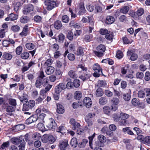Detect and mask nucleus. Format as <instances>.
<instances>
[{
    "label": "nucleus",
    "instance_id": "09e8293b",
    "mask_svg": "<svg viewBox=\"0 0 150 150\" xmlns=\"http://www.w3.org/2000/svg\"><path fill=\"white\" fill-rule=\"evenodd\" d=\"M96 134L94 133L92 136H89L88 137L89 140V145L91 148L93 149L92 146V142L93 138L94 137Z\"/></svg>",
    "mask_w": 150,
    "mask_h": 150
},
{
    "label": "nucleus",
    "instance_id": "c756f323",
    "mask_svg": "<svg viewBox=\"0 0 150 150\" xmlns=\"http://www.w3.org/2000/svg\"><path fill=\"white\" fill-rule=\"evenodd\" d=\"M30 19L26 16H23L21 17L20 19V22L22 23H26L29 21Z\"/></svg>",
    "mask_w": 150,
    "mask_h": 150
},
{
    "label": "nucleus",
    "instance_id": "e2e57ef3",
    "mask_svg": "<svg viewBox=\"0 0 150 150\" xmlns=\"http://www.w3.org/2000/svg\"><path fill=\"white\" fill-rule=\"evenodd\" d=\"M110 107L107 106H105L103 109V112L106 114H108L110 112Z\"/></svg>",
    "mask_w": 150,
    "mask_h": 150
},
{
    "label": "nucleus",
    "instance_id": "cd10ccee",
    "mask_svg": "<svg viewBox=\"0 0 150 150\" xmlns=\"http://www.w3.org/2000/svg\"><path fill=\"white\" fill-rule=\"evenodd\" d=\"M108 102V99L106 97H102L100 98L99 99V104L102 105L106 104Z\"/></svg>",
    "mask_w": 150,
    "mask_h": 150
},
{
    "label": "nucleus",
    "instance_id": "dca6fc26",
    "mask_svg": "<svg viewBox=\"0 0 150 150\" xmlns=\"http://www.w3.org/2000/svg\"><path fill=\"white\" fill-rule=\"evenodd\" d=\"M37 119L38 117L37 116L33 115L30 116L26 120L25 123L27 125H29L37 121Z\"/></svg>",
    "mask_w": 150,
    "mask_h": 150
},
{
    "label": "nucleus",
    "instance_id": "13d9d810",
    "mask_svg": "<svg viewBox=\"0 0 150 150\" xmlns=\"http://www.w3.org/2000/svg\"><path fill=\"white\" fill-rule=\"evenodd\" d=\"M58 42L62 43L63 42L65 39L64 35L62 33L60 34L58 36Z\"/></svg>",
    "mask_w": 150,
    "mask_h": 150
},
{
    "label": "nucleus",
    "instance_id": "72a5a7b5",
    "mask_svg": "<svg viewBox=\"0 0 150 150\" xmlns=\"http://www.w3.org/2000/svg\"><path fill=\"white\" fill-rule=\"evenodd\" d=\"M25 47L28 50H31L34 49L35 46L33 43L29 42L25 44Z\"/></svg>",
    "mask_w": 150,
    "mask_h": 150
},
{
    "label": "nucleus",
    "instance_id": "39448f33",
    "mask_svg": "<svg viewBox=\"0 0 150 150\" xmlns=\"http://www.w3.org/2000/svg\"><path fill=\"white\" fill-rule=\"evenodd\" d=\"M93 69L95 71L93 74L94 77H98L102 74V69L98 64H94L93 66Z\"/></svg>",
    "mask_w": 150,
    "mask_h": 150
},
{
    "label": "nucleus",
    "instance_id": "49530a36",
    "mask_svg": "<svg viewBox=\"0 0 150 150\" xmlns=\"http://www.w3.org/2000/svg\"><path fill=\"white\" fill-rule=\"evenodd\" d=\"M15 129L17 131H20L24 129L25 128V126L23 124H19L15 126Z\"/></svg>",
    "mask_w": 150,
    "mask_h": 150
},
{
    "label": "nucleus",
    "instance_id": "9b49d317",
    "mask_svg": "<svg viewBox=\"0 0 150 150\" xmlns=\"http://www.w3.org/2000/svg\"><path fill=\"white\" fill-rule=\"evenodd\" d=\"M78 7V14L79 15H83L86 12V10L85 9L84 3L81 2L79 4Z\"/></svg>",
    "mask_w": 150,
    "mask_h": 150
},
{
    "label": "nucleus",
    "instance_id": "6e6d98bb",
    "mask_svg": "<svg viewBox=\"0 0 150 150\" xmlns=\"http://www.w3.org/2000/svg\"><path fill=\"white\" fill-rule=\"evenodd\" d=\"M11 29L14 32H17L19 30L20 27L18 25H14L12 26Z\"/></svg>",
    "mask_w": 150,
    "mask_h": 150
},
{
    "label": "nucleus",
    "instance_id": "c85d7f7f",
    "mask_svg": "<svg viewBox=\"0 0 150 150\" xmlns=\"http://www.w3.org/2000/svg\"><path fill=\"white\" fill-rule=\"evenodd\" d=\"M129 127H126L122 129V131L125 133H127V134L131 135H133L134 134L133 132L129 129Z\"/></svg>",
    "mask_w": 150,
    "mask_h": 150
},
{
    "label": "nucleus",
    "instance_id": "393cba45",
    "mask_svg": "<svg viewBox=\"0 0 150 150\" xmlns=\"http://www.w3.org/2000/svg\"><path fill=\"white\" fill-rule=\"evenodd\" d=\"M54 68L53 67H48L46 68L45 72L47 74L50 75L54 72Z\"/></svg>",
    "mask_w": 150,
    "mask_h": 150
},
{
    "label": "nucleus",
    "instance_id": "2eb2a0df",
    "mask_svg": "<svg viewBox=\"0 0 150 150\" xmlns=\"http://www.w3.org/2000/svg\"><path fill=\"white\" fill-rule=\"evenodd\" d=\"M69 145L68 142L65 140L60 141L59 144V147L61 150H65Z\"/></svg>",
    "mask_w": 150,
    "mask_h": 150
},
{
    "label": "nucleus",
    "instance_id": "79ce46f5",
    "mask_svg": "<svg viewBox=\"0 0 150 150\" xmlns=\"http://www.w3.org/2000/svg\"><path fill=\"white\" fill-rule=\"evenodd\" d=\"M129 7L127 6L122 7L120 9V12L124 14H126L129 10Z\"/></svg>",
    "mask_w": 150,
    "mask_h": 150
},
{
    "label": "nucleus",
    "instance_id": "6e6552de",
    "mask_svg": "<svg viewBox=\"0 0 150 150\" xmlns=\"http://www.w3.org/2000/svg\"><path fill=\"white\" fill-rule=\"evenodd\" d=\"M99 141L96 142V144H98L100 146L103 147L104 146V143L106 141V138L103 135L100 134L98 137Z\"/></svg>",
    "mask_w": 150,
    "mask_h": 150
},
{
    "label": "nucleus",
    "instance_id": "7ed1b4c3",
    "mask_svg": "<svg viewBox=\"0 0 150 150\" xmlns=\"http://www.w3.org/2000/svg\"><path fill=\"white\" fill-rule=\"evenodd\" d=\"M35 105V101L33 100H30L27 103L23 105L22 110L24 111H30L34 107Z\"/></svg>",
    "mask_w": 150,
    "mask_h": 150
},
{
    "label": "nucleus",
    "instance_id": "f3484780",
    "mask_svg": "<svg viewBox=\"0 0 150 150\" xmlns=\"http://www.w3.org/2000/svg\"><path fill=\"white\" fill-rule=\"evenodd\" d=\"M34 7L31 4H29L24 8L23 10V13L24 14L27 15L31 11H33Z\"/></svg>",
    "mask_w": 150,
    "mask_h": 150
},
{
    "label": "nucleus",
    "instance_id": "0e129e2a",
    "mask_svg": "<svg viewBox=\"0 0 150 150\" xmlns=\"http://www.w3.org/2000/svg\"><path fill=\"white\" fill-rule=\"evenodd\" d=\"M106 84H107L105 81L101 80L98 81V86L100 87H103L105 86Z\"/></svg>",
    "mask_w": 150,
    "mask_h": 150
},
{
    "label": "nucleus",
    "instance_id": "c03bdc74",
    "mask_svg": "<svg viewBox=\"0 0 150 150\" xmlns=\"http://www.w3.org/2000/svg\"><path fill=\"white\" fill-rule=\"evenodd\" d=\"M145 93L144 89L143 90L139 91L138 93V97L141 98H144L146 96Z\"/></svg>",
    "mask_w": 150,
    "mask_h": 150
},
{
    "label": "nucleus",
    "instance_id": "ddd939ff",
    "mask_svg": "<svg viewBox=\"0 0 150 150\" xmlns=\"http://www.w3.org/2000/svg\"><path fill=\"white\" fill-rule=\"evenodd\" d=\"M83 73L82 75L79 76V78L83 81L87 80L91 76V74L89 72H83Z\"/></svg>",
    "mask_w": 150,
    "mask_h": 150
},
{
    "label": "nucleus",
    "instance_id": "f03ea898",
    "mask_svg": "<svg viewBox=\"0 0 150 150\" xmlns=\"http://www.w3.org/2000/svg\"><path fill=\"white\" fill-rule=\"evenodd\" d=\"M11 141L13 144L18 146V150H25V143L23 138L22 137L13 138L11 139Z\"/></svg>",
    "mask_w": 150,
    "mask_h": 150
},
{
    "label": "nucleus",
    "instance_id": "2f4dec72",
    "mask_svg": "<svg viewBox=\"0 0 150 150\" xmlns=\"http://www.w3.org/2000/svg\"><path fill=\"white\" fill-rule=\"evenodd\" d=\"M54 28L57 29H60L62 27V24L61 21H55L54 24Z\"/></svg>",
    "mask_w": 150,
    "mask_h": 150
},
{
    "label": "nucleus",
    "instance_id": "c9c22d12",
    "mask_svg": "<svg viewBox=\"0 0 150 150\" xmlns=\"http://www.w3.org/2000/svg\"><path fill=\"white\" fill-rule=\"evenodd\" d=\"M82 96V93L79 91H76L74 94V98L77 100H80Z\"/></svg>",
    "mask_w": 150,
    "mask_h": 150
},
{
    "label": "nucleus",
    "instance_id": "774afa93",
    "mask_svg": "<svg viewBox=\"0 0 150 150\" xmlns=\"http://www.w3.org/2000/svg\"><path fill=\"white\" fill-rule=\"evenodd\" d=\"M47 92L43 89H41L40 92V96L45 98L46 96Z\"/></svg>",
    "mask_w": 150,
    "mask_h": 150
},
{
    "label": "nucleus",
    "instance_id": "423d86ee",
    "mask_svg": "<svg viewBox=\"0 0 150 150\" xmlns=\"http://www.w3.org/2000/svg\"><path fill=\"white\" fill-rule=\"evenodd\" d=\"M47 10L50 11L57 6L56 2L50 0H46L45 2Z\"/></svg>",
    "mask_w": 150,
    "mask_h": 150
},
{
    "label": "nucleus",
    "instance_id": "052dcab7",
    "mask_svg": "<svg viewBox=\"0 0 150 150\" xmlns=\"http://www.w3.org/2000/svg\"><path fill=\"white\" fill-rule=\"evenodd\" d=\"M62 21L64 23H68L69 21V17L67 15H64L62 16Z\"/></svg>",
    "mask_w": 150,
    "mask_h": 150
},
{
    "label": "nucleus",
    "instance_id": "b1692460",
    "mask_svg": "<svg viewBox=\"0 0 150 150\" xmlns=\"http://www.w3.org/2000/svg\"><path fill=\"white\" fill-rule=\"evenodd\" d=\"M130 140L129 139L125 140L124 142L126 144V148L128 150H133V147L130 143Z\"/></svg>",
    "mask_w": 150,
    "mask_h": 150
},
{
    "label": "nucleus",
    "instance_id": "f704fd0d",
    "mask_svg": "<svg viewBox=\"0 0 150 150\" xmlns=\"http://www.w3.org/2000/svg\"><path fill=\"white\" fill-rule=\"evenodd\" d=\"M41 137V134L37 132L33 133L32 135V138L35 140L40 139Z\"/></svg>",
    "mask_w": 150,
    "mask_h": 150
},
{
    "label": "nucleus",
    "instance_id": "473e14b6",
    "mask_svg": "<svg viewBox=\"0 0 150 150\" xmlns=\"http://www.w3.org/2000/svg\"><path fill=\"white\" fill-rule=\"evenodd\" d=\"M2 57L4 59L9 60L12 58V56L11 54L6 52L4 53Z\"/></svg>",
    "mask_w": 150,
    "mask_h": 150
},
{
    "label": "nucleus",
    "instance_id": "603ef678",
    "mask_svg": "<svg viewBox=\"0 0 150 150\" xmlns=\"http://www.w3.org/2000/svg\"><path fill=\"white\" fill-rule=\"evenodd\" d=\"M76 53L77 55L83 54V48L81 47H79L77 50Z\"/></svg>",
    "mask_w": 150,
    "mask_h": 150
},
{
    "label": "nucleus",
    "instance_id": "4be33fe9",
    "mask_svg": "<svg viewBox=\"0 0 150 150\" xmlns=\"http://www.w3.org/2000/svg\"><path fill=\"white\" fill-rule=\"evenodd\" d=\"M115 18L112 16H108L106 17L105 21V23L108 24H110L114 22Z\"/></svg>",
    "mask_w": 150,
    "mask_h": 150
},
{
    "label": "nucleus",
    "instance_id": "4d7b16f0",
    "mask_svg": "<svg viewBox=\"0 0 150 150\" xmlns=\"http://www.w3.org/2000/svg\"><path fill=\"white\" fill-rule=\"evenodd\" d=\"M123 98L125 101H128L130 100L131 96L128 93H125L123 95Z\"/></svg>",
    "mask_w": 150,
    "mask_h": 150
},
{
    "label": "nucleus",
    "instance_id": "ea45409f",
    "mask_svg": "<svg viewBox=\"0 0 150 150\" xmlns=\"http://www.w3.org/2000/svg\"><path fill=\"white\" fill-rule=\"evenodd\" d=\"M9 104L12 106L16 107L17 105L16 100L12 98H9L8 100Z\"/></svg>",
    "mask_w": 150,
    "mask_h": 150
},
{
    "label": "nucleus",
    "instance_id": "9d476101",
    "mask_svg": "<svg viewBox=\"0 0 150 150\" xmlns=\"http://www.w3.org/2000/svg\"><path fill=\"white\" fill-rule=\"evenodd\" d=\"M66 88V86L64 83H59L55 88V92L59 94L62 90H64Z\"/></svg>",
    "mask_w": 150,
    "mask_h": 150
},
{
    "label": "nucleus",
    "instance_id": "412c9836",
    "mask_svg": "<svg viewBox=\"0 0 150 150\" xmlns=\"http://www.w3.org/2000/svg\"><path fill=\"white\" fill-rule=\"evenodd\" d=\"M57 112L58 113L63 114L64 112V109L63 105L59 103L57 104Z\"/></svg>",
    "mask_w": 150,
    "mask_h": 150
},
{
    "label": "nucleus",
    "instance_id": "bb28decb",
    "mask_svg": "<svg viewBox=\"0 0 150 150\" xmlns=\"http://www.w3.org/2000/svg\"><path fill=\"white\" fill-rule=\"evenodd\" d=\"M53 62L52 60L51 59H47L44 63L43 64V67L44 68H47L48 67H51Z\"/></svg>",
    "mask_w": 150,
    "mask_h": 150
},
{
    "label": "nucleus",
    "instance_id": "a211bd4d",
    "mask_svg": "<svg viewBox=\"0 0 150 150\" xmlns=\"http://www.w3.org/2000/svg\"><path fill=\"white\" fill-rule=\"evenodd\" d=\"M28 95L25 93H23L22 96H19L18 98L21 102L24 103H27L28 101Z\"/></svg>",
    "mask_w": 150,
    "mask_h": 150
},
{
    "label": "nucleus",
    "instance_id": "4c0bfd02",
    "mask_svg": "<svg viewBox=\"0 0 150 150\" xmlns=\"http://www.w3.org/2000/svg\"><path fill=\"white\" fill-rule=\"evenodd\" d=\"M46 116V115L44 113L40 114L38 117L37 121L38 122H43L44 118Z\"/></svg>",
    "mask_w": 150,
    "mask_h": 150
},
{
    "label": "nucleus",
    "instance_id": "f8f14e48",
    "mask_svg": "<svg viewBox=\"0 0 150 150\" xmlns=\"http://www.w3.org/2000/svg\"><path fill=\"white\" fill-rule=\"evenodd\" d=\"M144 11L142 8H140L137 11V12H133L130 13V14L132 17L134 18H137L138 17L141 16L144 13Z\"/></svg>",
    "mask_w": 150,
    "mask_h": 150
},
{
    "label": "nucleus",
    "instance_id": "37998d69",
    "mask_svg": "<svg viewBox=\"0 0 150 150\" xmlns=\"http://www.w3.org/2000/svg\"><path fill=\"white\" fill-rule=\"evenodd\" d=\"M113 33L112 32L109 31L108 33L105 35V38L108 40H111L113 38Z\"/></svg>",
    "mask_w": 150,
    "mask_h": 150
},
{
    "label": "nucleus",
    "instance_id": "a19ab883",
    "mask_svg": "<svg viewBox=\"0 0 150 150\" xmlns=\"http://www.w3.org/2000/svg\"><path fill=\"white\" fill-rule=\"evenodd\" d=\"M78 142L76 138H73L71 140V145L73 147H76L77 145Z\"/></svg>",
    "mask_w": 150,
    "mask_h": 150
},
{
    "label": "nucleus",
    "instance_id": "de8ad7c7",
    "mask_svg": "<svg viewBox=\"0 0 150 150\" xmlns=\"http://www.w3.org/2000/svg\"><path fill=\"white\" fill-rule=\"evenodd\" d=\"M77 68L78 70H80L81 69L83 72H87V71L88 70L87 68L85 67V66L83 65L82 64H80L78 65L77 66Z\"/></svg>",
    "mask_w": 150,
    "mask_h": 150
},
{
    "label": "nucleus",
    "instance_id": "e433bc0d",
    "mask_svg": "<svg viewBox=\"0 0 150 150\" xmlns=\"http://www.w3.org/2000/svg\"><path fill=\"white\" fill-rule=\"evenodd\" d=\"M69 76L72 79L76 78L77 76V74L76 73V72L74 70H70L68 72Z\"/></svg>",
    "mask_w": 150,
    "mask_h": 150
},
{
    "label": "nucleus",
    "instance_id": "69168bd1",
    "mask_svg": "<svg viewBox=\"0 0 150 150\" xmlns=\"http://www.w3.org/2000/svg\"><path fill=\"white\" fill-rule=\"evenodd\" d=\"M73 84L74 86L76 88L78 87L80 84V81L78 79H75L74 80V82L73 83Z\"/></svg>",
    "mask_w": 150,
    "mask_h": 150
},
{
    "label": "nucleus",
    "instance_id": "4468645a",
    "mask_svg": "<svg viewBox=\"0 0 150 150\" xmlns=\"http://www.w3.org/2000/svg\"><path fill=\"white\" fill-rule=\"evenodd\" d=\"M83 102L85 106L88 108L91 107L92 103L91 99L89 97H85L83 100Z\"/></svg>",
    "mask_w": 150,
    "mask_h": 150
},
{
    "label": "nucleus",
    "instance_id": "a878e982",
    "mask_svg": "<svg viewBox=\"0 0 150 150\" xmlns=\"http://www.w3.org/2000/svg\"><path fill=\"white\" fill-rule=\"evenodd\" d=\"M128 54L131 55L130 59L132 61H134L136 60L138 58V55L135 53H132L131 51H128L127 52Z\"/></svg>",
    "mask_w": 150,
    "mask_h": 150
},
{
    "label": "nucleus",
    "instance_id": "5701e85b",
    "mask_svg": "<svg viewBox=\"0 0 150 150\" xmlns=\"http://www.w3.org/2000/svg\"><path fill=\"white\" fill-rule=\"evenodd\" d=\"M104 94V91L102 88H99L96 91L95 94L97 97H100L102 96Z\"/></svg>",
    "mask_w": 150,
    "mask_h": 150
},
{
    "label": "nucleus",
    "instance_id": "864d4df0",
    "mask_svg": "<svg viewBox=\"0 0 150 150\" xmlns=\"http://www.w3.org/2000/svg\"><path fill=\"white\" fill-rule=\"evenodd\" d=\"M121 120H126L129 117V115L128 114L121 112L120 114Z\"/></svg>",
    "mask_w": 150,
    "mask_h": 150
},
{
    "label": "nucleus",
    "instance_id": "6ab92c4d",
    "mask_svg": "<svg viewBox=\"0 0 150 150\" xmlns=\"http://www.w3.org/2000/svg\"><path fill=\"white\" fill-rule=\"evenodd\" d=\"M88 22L90 23V26L89 27V33H91L92 30L94 28V22L93 21V18L92 17H88Z\"/></svg>",
    "mask_w": 150,
    "mask_h": 150
},
{
    "label": "nucleus",
    "instance_id": "1a4fd4ad",
    "mask_svg": "<svg viewBox=\"0 0 150 150\" xmlns=\"http://www.w3.org/2000/svg\"><path fill=\"white\" fill-rule=\"evenodd\" d=\"M69 123L72 126V129L74 130H77L80 129L81 126L80 124L76 122L75 120L73 118L70 119Z\"/></svg>",
    "mask_w": 150,
    "mask_h": 150
},
{
    "label": "nucleus",
    "instance_id": "aec40b11",
    "mask_svg": "<svg viewBox=\"0 0 150 150\" xmlns=\"http://www.w3.org/2000/svg\"><path fill=\"white\" fill-rule=\"evenodd\" d=\"M15 107L9 105L8 104L6 106V111L8 112H11V113L8 114V115L10 116L13 115V114L12 112L15 111Z\"/></svg>",
    "mask_w": 150,
    "mask_h": 150
},
{
    "label": "nucleus",
    "instance_id": "58836bf2",
    "mask_svg": "<svg viewBox=\"0 0 150 150\" xmlns=\"http://www.w3.org/2000/svg\"><path fill=\"white\" fill-rule=\"evenodd\" d=\"M129 124V121L125 120H121L118 122V124L121 126H125Z\"/></svg>",
    "mask_w": 150,
    "mask_h": 150
},
{
    "label": "nucleus",
    "instance_id": "5fc2aeb1",
    "mask_svg": "<svg viewBox=\"0 0 150 150\" xmlns=\"http://www.w3.org/2000/svg\"><path fill=\"white\" fill-rule=\"evenodd\" d=\"M111 101L113 105H117L119 103L120 100L117 97H114L112 99Z\"/></svg>",
    "mask_w": 150,
    "mask_h": 150
},
{
    "label": "nucleus",
    "instance_id": "338daca9",
    "mask_svg": "<svg viewBox=\"0 0 150 150\" xmlns=\"http://www.w3.org/2000/svg\"><path fill=\"white\" fill-rule=\"evenodd\" d=\"M123 56V54L121 51L119 50L117 52L116 55V57L117 58L120 59L122 58Z\"/></svg>",
    "mask_w": 150,
    "mask_h": 150
},
{
    "label": "nucleus",
    "instance_id": "7c9ffc66",
    "mask_svg": "<svg viewBox=\"0 0 150 150\" xmlns=\"http://www.w3.org/2000/svg\"><path fill=\"white\" fill-rule=\"evenodd\" d=\"M28 31V26L25 25L23 28L22 31L20 33V35L22 36H26L27 35V32Z\"/></svg>",
    "mask_w": 150,
    "mask_h": 150
},
{
    "label": "nucleus",
    "instance_id": "8fccbe9b",
    "mask_svg": "<svg viewBox=\"0 0 150 150\" xmlns=\"http://www.w3.org/2000/svg\"><path fill=\"white\" fill-rule=\"evenodd\" d=\"M42 122H39L37 125V128L40 130L42 131H43L45 130V127L43 124L42 123Z\"/></svg>",
    "mask_w": 150,
    "mask_h": 150
},
{
    "label": "nucleus",
    "instance_id": "0eeeda50",
    "mask_svg": "<svg viewBox=\"0 0 150 150\" xmlns=\"http://www.w3.org/2000/svg\"><path fill=\"white\" fill-rule=\"evenodd\" d=\"M57 124L55 121L53 119H50L46 125L48 129H54L56 127Z\"/></svg>",
    "mask_w": 150,
    "mask_h": 150
},
{
    "label": "nucleus",
    "instance_id": "f257e3e1",
    "mask_svg": "<svg viewBox=\"0 0 150 150\" xmlns=\"http://www.w3.org/2000/svg\"><path fill=\"white\" fill-rule=\"evenodd\" d=\"M45 77L43 72L41 71L35 81V86L36 88H40L42 84L43 86L46 85L47 83V79Z\"/></svg>",
    "mask_w": 150,
    "mask_h": 150
},
{
    "label": "nucleus",
    "instance_id": "3c124183",
    "mask_svg": "<svg viewBox=\"0 0 150 150\" xmlns=\"http://www.w3.org/2000/svg\"><path fill=\"white\" fill-rule=\"evenodd\" d=\"M132 103L134 106H137L141 104L139 100L135 98H133L132 100Z\"/></svg>",
    "mask_w": 150,
    "mask_h": 150
},
{
    "label": "nucleus",
    "instance_id": "680f3d73",
    "mask_svg": "<svg viewBox=\"0 0 150 150\" xmlns=\"http://www.w3.org/2000/svg\"><path fill=\"white\" fill-rule=\"evenodd\" d=\"M22 59H27L29 57V53L24 52L21 54V55Z\"/></svg>",
    "mask_w": 150,
    "mask_h": 150
},
{
    "label": "nucleus",
    "instance_id": "20e7f679",
    "mask_svg": "<svg viewBox=\"0 0 150 150\" xmlns=\"http://www.w3.org/2000/svg\"><path fill=\"white\" fill-rule=\"evenodd\" d=\"M97 50L94 51L95 54L98 57L103 56L105 50V47L104 45H99L96 49Z\"/></svg>",
    "mask_w": 150,
    "mask_h": 150
},
{
    "label": "nucleus",
    "instance_id": "a18cd8bd",
    "mask_svg": "<svg viewBox=\"0 0 150 150\" xmlns=\"http://www.w3.org/2000/svg\"><path fill=\"white\" fill-rule=\"evenodd\" d=\"M48 142L50 144L54 143L56 140L55 137L52 135H49L48 136Z\"/></svg>",
    "mask_w": 150,
    "mask_h": 150
},
{
    "label": "nucleus",
    "instance_id": "bf43d9fd",
    "mask_svg": "<svg viewBox=\"0 0 150 150\" xmlns=\"http://www.w3.org/2000/svg\"><path fill=\"white\" fill-rule=\"evenodd\" d=\"M44 98L39 96L35 99L36 104L41 103L43 101Z\"/></svg>",
    "mask_w": 150,
    "mask_h": 150
}]
</instances>
